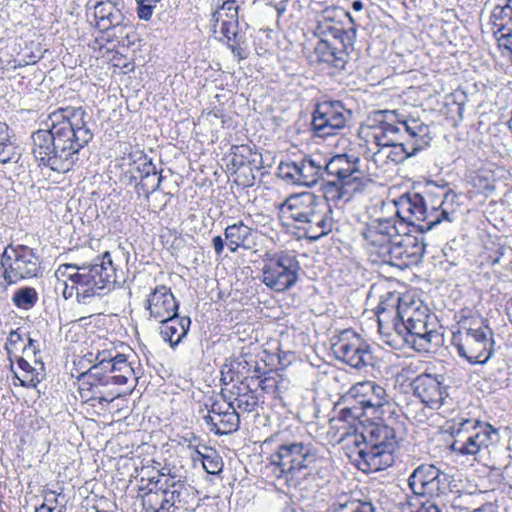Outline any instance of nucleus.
<instances>
[{
  "instance_id": "5701e85b",
  "label": "nucleus",
  "mask_w": 512,
  "mask_h": 512,
  "mask_svg": "<svg viewBox=\"0 0 512 512\" xmlns=\"http://www.w3.org/2000/svg\"><path fill=\"white\" fill-rule=\"evenodd\" d=\"M377 117L379 125L374 139L378 146L396 143L404 138L403 128L407 119L400 118L396 111L390 110L377 112Z\"/></svg>"
},
{
  "instance_id": "9b49d317",
  "label": "nucleus",
  "mask_w": 512,
  "mask_h": 512,
  "mask_svg": "<svg viewBox=\"0 0 512 512\" xmlns=\"http://www.w3.org/2000/svg\"><path fill=\"white\" fill-rule=\"evenodd\" d=\"M1 266L4 269L3 278L8 285L41 274L39 256L26 245H8L1 255Z\"/></svg>"
},
{
  "instance_id": "6e6d98bb",
  "label": "nucleus",
  "mask_w": 512,
  "mask_h": 512,
  "mask_svg": "<svg viewBox=\"0 0 512 512\" xmlns=\"http://www.w3.org/2000/svg\"><path fill=\"white\" fill-rule=\"evenodd\" d=\"M283 384H284V380L276 382L274 379H271V378H264V379H261L259 382L260 388L265 391H267L273 387L277 391H279L283 387Z\"/></svg>"
},
{
  "instance_id": "2eb2a0df",
  "label": "nucleus",
  "mask_w": 512,
  "mask_h": 512,
  "mask_svg": "<svg viewBox=\"0 0 512 512\" xmlns=\"http://www.w3.org/2000/svg\"><path fill=\"white\" fill-rule=\"evenodd\" d=\"M331 350L336 359L353 368L362 369L374 365L370 345L352 330L342 331Z\"/></svg>"
},
{
  "instance_id": "58836bf2",
  "label": "nucleus",
  "mask_w": 512,
  "mask_h": 512,
  "mask_svg": "<svg viewBox=\"0 0 512 512\" xmlns=\"http://www.w3.org/2000/svg\"><path fill=\"white\" fill-rule=\"evenodd\" d=\"M240 417L236 409L229 410L208 425L216 434L224 435L235 432L239 428Z\"/></svg>"
},
{
  "instance_id": "20e7f679",
  "label": "nucleus",
  "mask_w": 512,
  "mask_h": 512,
  "mask_svg": "<svg viewBox=\"0 0 512 512\" xmlns=\"http://www.w3.org/2000/svg\"><path fill=\"white\" fill-rule=\"evenodd\" d=\"M325 176L334 178L322 184L324 203L328 205L347 203L364 188L365 172L360 158L354 154H337L327 159Z\"/></svg>"
},
{
  "instance_id": "f257e3e1",
  "label": "nucleus",
  "mask_w": 512,
  "mask_h": 512,
  "mask_svg": "<svg viewBox=\"0 0 512 512\" xmlns=\"http://www.w3.org/2000/svg\"><path fill=\"white\" fill-rule=\"evenodd\" d=\"M88 113L79 106L60 107L48 115L45 129L33 132V155L40 165L66 173L80 160L81 150L93 139Z\"/></svg>"
},
{
  "instance_id": "e433bc0d",
  "label": "nucleus",
  "mask_w": 512,
  "mask_h": 512,
  "mask_svg": "<svg viewBox=\"0 0 512 512\" xmlns=\"http://www.w3.org/2000/svg\"><path fill=\"white\" fill-rule=\"evenodd\" d=\"M240 6L236 0H224L222 4H217L216 9L212 12L211 22L214 29L218 26L219 22L224 21H239Z\"/></svg>"
},
{
  "instance_id": "a211bd4d",
  "label": "nucleus",
  "mask_w": 512,
  "mask_h": 512,
  "mask_svg": "<svg viewBox=\"0 0 512 512\" xmlns=\"http://www.w3.org/2000/svg\"><path fill=\"white\" fill-rule=\"evenodd\" d=\"M106 354L104 351L97 356L99 361L96 365L102 374V385H124L130 379H136L134 369L124 354L117 353L115 356L109 354L108 357Z\"/></svg>"
},
{
  "instance_id": "79ce46f5",
  "label": "nucleus",
  "mask_w": 512,
  "mask_h": 512,
  "mask_svg": "<svg viewBox=\"0 0 512 512\" xmlns=\"http://www.w3.org/2000/svg\"><path fill=\"white\" fill-rule=\"evenodd\" d=\"M328 512H375V507L371 502L344 498L334 502Z\"/></svg>"
},
{
  "instance_id": "de8ad7c7",
  "label": "nucleus",
  "mask_w": 512,
  "mask_h": 512,
  "mask_svg": "<svg viewBox=\"0 0 512 512\" xmlns=\"http://www.w3.org/2000/svg\"><path fill=\"white\" fill-rule=\"evenodd\" d=\"M19 156V153L16 152V147L10 142V139L0 143V163H16Z\"/></svg>"
},
{
  "instance_id": "393cba45",
  "label": "nucleus",
  "mask_w": 512,
  "mask_h": 512,
  "mask_svg": "<svg viewBox=\"0 0 512 512\" xmlns=\"http://www.w3.org/2000/svg\"><path fill=\"white\" fill-rule=\"evenodd\" d=\"M381 147V149L373 154L371 160L379 170V172L373 173L375 177H379L380 174H385L391 170L390 165L403 163L406 159L415 156L410 153L409 148L402 141Z\"/></svg>"
},
{
  "instance_id": "c756f323",
  "label": "nucleus",
  "mask_w": 512,
  "mask_h": 512,
  "mask_svg": "<svg viewBox=\"0 0 512 512\" xmlns=\"http://www.w3.org/2000/svg\"><path fill=\"white\" fill-rule=\"evenodd\" d=\"M353 50L354 47L346 48L327 40H319L314 48V53L319 62L327 63L337 69H344L349 54Z\"/></svg>"
},
{
  "instance_id": "4d7b16f0",
  "label": "nucleus",
  "mask_w": 512,
  "mask_h": 512,
  "mask_svg": "<svg viewBox=\"0 0 512 512\" xmlns=\"http://www.w3.org/2000/svg\"><path fill=\"white\" fill-rule=\"evenodd\" d=\"M44 503H42L39 507L35 509V512H55V504L57 502V498L54 496L53 499L45 498Z\"/></svg>"
},
{
  "instance_id": "f03ea898",
  "label": "nucleus",
  "mask_w": 512,
  "mask_h": 512,
  "mask_svg": "<svg viewBox=\"0 0 512 512\" xmlns=\"http://www.w3.org/2000/svg\"><path fill=\"white\" fill-rule=\"evenodd\" d=\"M398 447L394 428L384 422L370 423L347 443L349 457L364 472H377L392 466Z\"/></svg>"
},
{
  "instance_id": "680f3d73",
  "label": "nucleus",
  "mask_w": 512,
  "mask_h": 512,
  "mask_svg": "<svg viewBox=\"0 0 512 512\" xmlns=\"http://www.w3.org/2000/svg\"><path fill=\"white\" fill-rule=\"evenodd\" d=\"M351 7H352V9H353L354 11H357V12H358V11H361V10L363 9L364 4H363V2H362V1H360V0H355V1H353V2H352Z\"/></svg>"
},
{
  "instance_id": "09e8293b",
  "label": "nucleus",
  "mask_w": 512,
  "mask_h": 512,
  "mask_svg": "<svg viewBox=\"0 0 512 512\" xmlns=\"http://www.w3.org/2000/svg\"><path fill=\"white\" fill-rule=\"evenodd\" d=\"M255 154L252 152L251 148L247 145L236 146L234 148V159L233 163H238L239 165H244L245 161L247 162L255 161V158H252Z\"/></svg>"
},
{
  "instance_id": "9d476101",
  "label": "nucleus",
  "mask_w": 512,
  "mask_h": 512,
  "mask_svg": "<svg viewBox=\"0 0 512 512\" xmlns=\"http://www.w3.org/2000/svg\"><path fill=\"white\" fill-rule=\"evenodd\" d=\"M262 262V283L266 287L284 292L297 283L301 267L294 252H269L264 255Z\"/></svg>"
},
{
  "instance_id": "72a5a7b5",
  "label": "nucleus",
  "mask_w": 512,
  "mask_h": 512,
  "mask_svg": "<svg viewBox=\"0 0 512 512\" xmlns=\"http://www.w3.org/2000/svg\"><path fill=\"white\" fill-rule=\"evenodd\" d=\"M147 492L142 495V505L146 511L151 512H170L169 500H167L163 489L160 488V481L149 480Z\"/></svg>"
},
{
  "instance_id": "0eeeda50",
  "label": "nucleus",
  "mask_w": 512,
  "mask_h": 512,
  "mask_svg": "<svg viewBox=\"0 0 512 512\" xmlns=\"http://www.w3.org/2000/svg\"><path fill=\"white\" fill-rule=\"evenodd\" d=\"M349 395L353 402L340 412L346 421L360 419L363 416L382 419L392 406L385 388L371 381L357 383L350 389Z\"/></svg>"
},
{
  "instance_id": "39448f33",
  "label": "nucleus",
  "mask_w": 512,
  "mask_h": 512,
  "mask_svg": "<svg viewBox=\"0 0 512 512\" xmlns=\"http://www.w3.org/2000/svg\"><path fill=\"white\" fill-rule=\"evenodd\" d=\"M395 204L397 221L403 230L406 225H410L423 234L443 222L451 223L456 218L454 211L443 207V200L438 206L433 205L428 209L424 197L419 193H406Z\"/></svg>"
},
{
  "instance_id": "e2e57ef3",
  "label": "nucleus",
  "mask_w": 512,
  "mask_h": 512,
  "mask_svg": "<svg viewBox=\"0 0 512 512\" xmlns=\"http://www.w3.org/2000/svg\"><path fill=\"white\" fill-rule=\"evenodd\" d=\"M276 10L279 16H281L286 11V2H281L276 6Z\"/></svg>"
},
{
  "instance_id": "603ef678",
  "label": "nucleus",
  "mask_w": 512,
  "mask_h": 512,
  "mask_svg": "<svg viewBox=\"0 0 512 512\" xmlns=\"http://www.w3.org/2000/svg\"><path fill=\"white\" fill-rule=\"evenodd\" d=\"M80 267L81 265L77 264H62L57 269L56 274H61L62 276L67 277L74 285H76V281L73 279L72 275H76L77 273H80Z\"/></svg>"
},
{
  "instance_id": "4c0bfd02",
  "label": "nucleus",
  "mask_w": 512,
  "mask_h": 512,
  "mask_svg": "<svg viewBox=\"0 0 512 512\" xmlns=\"http://www.w3.org/2000/svg\"><path fill=\"white\" fill-rule=\"evenodd\" d=\"M129 164L132 167V172H137L138 176L132 175V179L136 180L142 176L149 175V173L157 170L156 165L152 162V159L148 157L143 151L136 150L129 154Z\"/></svg>"
},
{
  "instance_id": "cd10ccee",
  "label": "nucleus",
  "mask_w": 512,
  "mask_h": 512,
  "mask_svg": "<svg viewBox=\"0 0 512 512\" xmlns=\"http://www.w3.org/2000/svg\"><path fill=\"white\" fill-rule=\"evenodd\" d=\"M36 341L32 338H28V344L24 346L23 353L26 357L33 356V365L30 361L25 358H20L17 361L18 367L26 372V376L28 379L26 382H23V385L29 387H36L45 377V366L41 359L37 358V354L40 352L39 348L36 346Z\"/></svg>"
},
{
  "instance_id": "aec40b11",
  "label": "nucleus",
  "mask_w": 512,
  "mask_h": 512,
  "mask_svg": "<svg viewBox=\"0 0 512 512\" xmlns=\"http://www.w3.org/2000/svg\"><path fill=\"white\" fill-rule=\"evenodd\" d=\"M334 224L335 221L331 206L321 201L319 205L307 215L303 223H299L295 228L302 231L305 238L317 241L327 236L333 230Z\"/></svg>"
},
{
  "instance_id": "a878e982",
  "label": "nucleus",
  "mask_w": 512,
  "mask_h": 512,
  "mask_svg": "<svg viewBox=\"0 0 512 512\" xmlns=\"http://www.w3.org/2000/svg\"><path fill=\"white\" fill-rule=\"evenodd\" d=\"M160 481V488L163 489L167 500H169V508L176 509L187 508L190 503L192 487L186 483L185 480L177 478L175 475L164 473L158 477Z\"/></svg>"
},
{
  "instance_id": "49530a36",
  "label": "nucleus",
  "mask_w": 512,
  "mask_h": 512,
  "mask_svg": "<svg viewBox=\"0 0 512 512\" xmlns=\"http://www.w3.org/2000/svg\"><path fill=\"white\" fill-rule=\"evenodd\" d=\"M233 402L226 401H214L210 408L208 409V415L204 417L206 424L213 422L215 419L219 418L221 415L225 414L229 410H234Z\"/></svg>"
},
{
  "instance_id": "6e6552de",
  "label": "nucleus",
  "mask_w": 512,
  "mask_h": 512,
  "mask_svg": "<svg viewBox=\"0 0 512 512\" xmlns=\"http://www.w3.org/2000/svg\"><path fill=\"white\" fill-rule=\"evenodd\" d=\"M396 302V315L400 320L399 324H395L396 330L399 334L406 331L413 337L415 345L427 349L437 337L435 317L429 314L427 307L416 302H408L400 297Z\"/></svg>"
},
{
  "instance_id": "5fc2aeb1",
  "label": "nucleus",
  "mask_w": 512,
  "mask_h": 512,
  "mask_svg": "<svg viewBox=\"0 0 512 512\" xmlns=\"http://www.w3.org/2000/svg\"><path fill=\"white\" fill-rule=\"evenodd\" d=\"M23 341V336L19 333L18 330H12L9 333V336L7 338L5 347L8 352H10L12 349H17V345Z\"/></svg>"
},
{
  "instance_id": "69168bd1",
  "label": "nucleus",
  "mask_w": 512,
  "mask_h": 512,
  "mask_svg": "<svg viewBox=\"0 0 512 512\" xmlns=\"http://www.w3.org/2000/svg\"><path fill=\"white\" fill-rule=\"evenodd\" d=\"M345 15L349 18L351 23H354V20H353L352 16L350 15V13L345 12Z\"/></svg>"
},
{
  "instance_id": "3c124183",
  "label": "nucleus",
  "mask_w": 512,
  "mask_h": 512,
  "mask_svg": "<svg viewBox=\"0 0 512 512\" xmlns=\"http://www.w3.org/2000/svg\"><path fill=\"white\" fill-rule=\"evenodd\" d=\"M402 512H441V510L435 503L427 501L417 507H413L411 503H408L402 508Z\"/></svg>"
},
{
  "instance_id": "1a4fd4ad",
  "label": "nucleus",
  "mask_w": 512,
  "mask_h": 512,
  "mask_svg": "<svg viewBox=\"0 0 512 512\" xmlns=\"http://www.w3.org/2000/svg\"><path fill=\"white\" fill-rule=\"evenodd\" d=\"M452 429L451 450L465 456H476L497 440L498 431L489 423L477 419H460Z\"/></svg>"
},
{
  "instance_id": "dca6fc26",
  "label": "nucleus",
  "mask_w": 512,
  "mask_h": 512,
  "mask_svg": "<svg viewBox=\"0 0 512 512\" xmlns=\"http://www.w3.org/2000/svg\"><path fill=\"white\" fill-rule=\"evenodd\" d=\"M450 476L433 464H421L408 478V485L417 496L435 498L445 494Z\"/></svg>"
},
{
  "instance_id": "37998d69",
  "label": "nucleus",
  "mask_w": 512,
  "mask_h": 512,
  "mask_svg": "<svg viewBox=\"0 0 512 512\" xmlns=\"http://www.w3.org/2000/svg\"><path fill=\"white\" fill-rule=\"evenodd\" d=\"M204 448L208 451V453L203 454L198 450L196 451L199 459L202 462L204 470L212 475L221 473L224 466L221 456L217 453L216 450L212 448H208L206 446H204Z\"/></svg>"
},
{
  "instance_id": "2f4dec72",
  "label": "nucleus",
  "mask_w": 512,
  "mask_h": 512,
  "mask_svg": "<svg viewBox=\"0 0 512 512\" xmlns=\"http://www.w3.org/2000/svg\"><path fill=\"white\" fill-rule=\"evenodd\" d=\"M160 335L164 341L169 342L171 348H175L187 336L191 325V319L188 316L179 317L178 314L160 321Z\"/></svg>"
},
{
  "instance_id": "473e14b6",
  "label": "nucleus",
  "mask_w": 512,
  "mask_h": 512,
  "mask_svg": "<svg viewBox=\"0 0 512 512\" xmlns=\"http://www.w3.org/2000/svg\"><path fill=\"white\" fill-rule=\"evenodd\" d=\"M124 18L121 8L109 6L105 4L104 0H99L94 5L96 27L101 32H106L111 28L122 25Z\"/></svg>"
},
{
  "instance_id": "ea45409f",
  "label": "nucleus",
  "mask_w": 512,
  "mask_h": 512,
  "mask_svg": "<svg viewBox=\"0 0 512 512\" xmlns=\"http://www.w3.org/2000/svg\"><path fill=\"white\" fill-rule=\"evenodd\" d=\"M38 299V292L35 288L30 286L18 288L11 298L12 303L18 309L25 311L31 310L36 305Z\"/></svg>"
},
{
  "instance_id": "a18cd8bd",
  "label": "nucleus",
  "mask_w": 512,
  "mask_h": 512,
  "mask_svg": "<svg viewBox=\"0 0 512 512\" xmlns=\"http://www.w3.org/2000/svg\"><path fill=\"white\" fill-rule=\"evenodd\" d=\"M140 182L137 185L138 193H143L146 197H148L151 193L157 191L162 182V175L158 170H155L149 175L142 176Z\"/></svg>"
},
{
  "instance_id": "423d86ee",
  "label": "nucleus",
  "mask_w": 512,
  "mask_h": 512,
  "mask_svg": "<svg viewBox=\"0 0 512 512\" xmlns=\"http://www.w3.org/2000/svg\"><path fill=\"white\" fill-rule=\"evenodd\" d=\"M72 277L76 281L77 301L81 304H89L93 297L99 296L101 291L116 282V269L111 254L106 251L91 263L82 264L80 273Z\"/></svg>"
},
{
  "instance_id": "052dcab7",
  "label": "nucleus",
  "mask_w": 512,
  "mask_h": 512,
  "mask_svg": "<svg viewBox=\"0 0 512 512\" xmlns=\"http://www.w3.org/2000/svg\"><path fill=\"white\" fill-rule=\"evenodd\" d=\"M105 4L114 6L115 8H123V0H104Z\"/></svg>"
},
{
  "instance_id": "c9c22d12",
  "label": "nucleus",
  "mask_w": 512,
  "mask_h": 512,
  "mask_svg": "<svg viewBox=\"0 0 512 512\" xmlns=\"http://www.w3.org/2000/svg\"><path fill=\"white\" fill-rule=\"evenodd\" d=\"M399 250H401V247H399L398 240L392 239V241H389L379 250L374 252L370 259L374 263L388 264L399 268V256L401 254Z\"/></svg>"
},
{
  "instance_id": "a19ab883",
  "label": "nucleus",
  "mask_w": 512,
  "mask_h": 512,
  "mask_svg": "<svg viewBox=\"0 0 512 512\" xmlns=\"http://www.w3.org/2000/svg\"><path fill=\"white\" fill-rule=\"evenodd\" d=\"M231 393L236 396L234 401L236 402L238 409L245 412H251L257 406L258 398L248 385L244 387L233 386Z\"/></svg>"
},
{
  "instance_id": "c03bdc74",
  "label": "nucleus",
  "mask_w": 512,
  "mask_h": 512,
  "mask_svg": "<svg viewBox=\"0 0 512 512\" xmlns=\"http://www.w3.org/2000/svg\"><path fill=\"white\" fill-rule=\"evenodd\" d=\"M228 48L232 54L240 61L246 59L248 56L247 41L244 33H241L239 29L230 35L226 40Z\"/></svg>"
},
{
  "instance_id": "4468645a",
  "label": "nucleus",
  "mask_w": 512,
  "mask_h": 512,
  "mask_svg": "<svg viewBox=\"0 0 512 512\" xmlns=\"http://www.w3.org/2000/svg\"><path fill=\"white\" fill-rule=\"evenodd\" d=\"M326 161L313 156H305L299 161L280 162L277 175L286 183L297 186L314 187L320 180L325 181Z\"/></svg>"
},
{
  "instance_id": "bb28decb",
  "label": "nucleus",
  "mask_w": 512,
  "mask_h": 512,
  "mask_svg": "<svg viewBox=\"0 0 512 512\" xmlns=\"http://www.w3.org/2000/svg\"><path fill=\"white\" fill-rule=\"evenodd\" d=\"M319 40L339 44L342 47L353 48L356 38V29L354 27L345 30L340 23H334L329 17L324 16L314 31Z\"/></svg>"
},
{
  "instance_id": "412c9836",
  "label": "nucleus",
  "mask_w": 512,
  "mask_h": 512,
  "mask_svg": "<svg viewBox=\"0 0 512 512\" xmlns=\"http://www.w3.org/2000/svg\"><path fill=\"white\" fill-rule=\"evenodd\" d=\"M145 307L150 317L160 322L177 314L178 302L169 287L160 285L148 295Z\"/></svg>"
},
{
  "instance_id": "8fccbe9b",
  "label": "nucleus",
  "mask_w": 512,
  "mask_h": 512,
  "mask_svg": "<svg viewBox=\"0 0 512 512\" xmlns=\"http://www.w3.org/2000/svg\"><path fill=\"white\" fill-rule=\"evenodd\" d=\"M137 15L141 20L148 21L153 15L155 6L149 0H135Z\"/></svg>"
},
{
  "instance_id": "0e129e2a",
  "label": "nucleus",
  "mask_w": 512,
  "mask_h": 512,
  "mask_svg": "<svg viewBox=\"0 0 512 512\" xmlns=\"http://www.w3.org/2000/svg\"><path fill=\"white\" fill-rule=\"evenodd\" d=\"M73 289H74V286L71 287L70 291H68L67 286L65 287V289L63 291V296H64L65 299H68V298L72 297ZM75 289H76V286H75Z\"/></svg>"
},
{
  "instance_id": "f8f14e48",
  "label": "nucleus",
  "mask_w": 512,
  "mask_h": 512,
  "mask_svg": "<svg viewBox=\"0 0 512 512\" xmlns=\"http://www.w3.org/2000/svg\"><path fill=\"white\" fill-rule=\"evenodd\" d=\"M493 332L486 325L466 329L459 335H454L453 344L460 357L471 364H484L493 354Z\"/></svg>"
},
{
  "instance_id": "13d9d810",
  "label": "nucleus",
  "mask_w": 512,
  "mask_h": 512,
  "mask_svg": "<svg viewBox=\"0 0 512 512\" xmlns=\"http://www.w3.org/2000/svg\"><path fill=\"white\" fill-rule=\"evenodd\" d=\"M212 245L214 251L218 257L222 256L225 246V239H223L220 235L213 237Z\"/></svg>"
},
{
  "instance_id": "774afa93",
  "label": "nucleus",
  "mask_w": 512,
  "mask_h": 512,
  "mask_svg": "<svg viewBox=\"0 0 512 512\" xmlns=\"http://www.w3.org/2000/svg\"><path fill=\"white\" fill-rule=\"evenodd\" d=\"M161 0H149L150 3H152L154 6L156 5V3L160 2Z\"/></svg>"
},
{
  "instance_id": "bf43d9fd",
  "label": "nucleus",
  "mask_w": 512,
  "mask_h": 512,
  "mask_svg": "<svg viewBox=\"0 0 512 512\" xmlns=\"http://www.w3.org/2000/svg\"><path fill=\"white\" fill-rule=\"evenodd\" d=\"M10 139L9 127L6 123L0 122V143Z\"/></svg>"
},
{
  "instance_id": "c85d7f7f",
  "label": "nucleus",
  "mask_w": 512,
  "mask_h": 512,
  "mask_svg": "<svg viewBox=\"0 0 512 512\" xmlns=\"http://www.w3.org/2000/svg\"><path fill=\"white\" fill-rule=\"evenodd\" d=\"M403 130L404 138L401 141L409 148L410 153L417 155L430 145V129L419 119H407Z\"/></svg>"
},
{
  "instance_id": "f3484780",
  "label": "nucleus",
  "mask_w": 512,
  "mask_h": 512,
  "mask_svg": "<svg viewBox=\"0 0 512 512\" xmlns=\"http://www.w3.org/2000/svg\"><path fill=\"white\" fill-rule=\"evenodd\" d=\"M413 394L430 409H439L448 397L450 380L445 374L424 372L411 382Z\"/></svg>"
},
{
  "instance_id": "338daca9",
  "label": "nucleus",
  "mask_w": 512,
  "mask_h": 512,
  "mask_svg": "<svg viewBox=\"0 0 512 512\" xmlns=\"http://www.w3.org/2000/svg\"><path fill=\"white\" fill-rule=\"evenodd\" d=\"M508 126H509V129L512 131V117L508 121Z\"/></svg>"
},
{
  "instance_id": "7ed1b4c3",
  "label": "nucleus",
  "mask_w": 512,
  "mask_h": 512,
  "mask_svg": "<svg viewBox=\"0 0 512 512\" xmlns=\"http://www.w3.org/2000/svg\"><path fill=\"white\" fill-rule=\"evenodd\" d=\"M318 460L317 449L311 443L285 442L270 456V467L277 479L288 487L308 492L313 487L311 467Z\"/></svg>"
},
{
  "instance_id": "7c9ffc66",
  "label": "nucleus",
  "mask_w": 512,
  "mask_h": 512,
  "mask_svg": "<svg viewBox=\"0 0 512 512\" xmlns=\"http://www.w3.org/2000/svg\"><path fill=\"white\" fill-rule=\"evenodd\" d=\"M224 236L231 253H235L239 248L249 250L255 245V231L243 221L228 225L224 230Z\"/></svg>"
},
{
  "instance_id": "f704fd0d",
  "label": "nucleus",
  "mask_w": 512,
  "mask_h": 512,
  "mask_svg": "<svg viewBox=\"0 0 512 512\" xmlns=\"http://www.w3.org/2000/svg\"><path fill=\"white\" fill-rule=\"evenodd\" d=\"M102 385V374L99 372L97 365L92 366L88 371L81 373L78 377V388L82 395L84 392H90V398L98 399L99 403L111 402L114 397L108 398L104 396H97L101 391L99 387Z\"/></svg>"
},
{
  "instance_id": "6ab92c4d",
  "label": "nucleus",
  "mask_w": 512,
  "mask_h": 512,
  "mask_svg": "<svg viewBox=\"0 0 512 512\" xmlns=\"http://www.w3.org/2000/svg\"><path fill=\"white\" fill-rule=\"evenodd\" d=\"M402 230L395 218H377L368 222L361 231V235L366 242L369 256L371 257L374 252L396 238Z\"/></svg>"
},
{
  "instance_id": "b1692460",
  "label": "nucleus",
  "mask_w": 512,
  "mask_h": 512,
  "mask_svg": "<svg viewBox=\"0 0 512 512\" xmlns=\"http://www.w3.org/2000/svg\"><path fill=\"white\" fill-rule=\"evenodd\" d=\"M394 239L398 240L399 247H401L399 269L403 270L418 265L422 261L426 248L422 234L416 236L402 230Z\"/></svg>"
},
{
  "instance_id": "4be33fe9",
  "label": "nucleus",
  "mask_w": 512,
  "mask_h": 512,
  "mask_svg": "<svg viewBox=\"0 0 512 512\" xmlns=\"http://www.w3.org/2000/svg\"><path fill=\"white\" fill-rule=\"evenodd\" d=\"M322 200L310 192L294 194L288 197L280 207L281 218L293 222L296 227Z\"/></svg>"
},
{
  "instance_id": "ddd939ff",
  "label": "nucleus",
  "mask_w": 512,
  "mask_h": 512,
  "mask_svg": "<svg viewBox=\"0 0 512 512\" xmlns=\"http://www.w3.org/2000/svg\"><path fill=\"white\" fill-rule=\"evenodd\" d=\"M352 118V111L341 101L327 100L317 103L312 113V130L317 137H329L339 133Z\"/></svg>"
},
{
  "instance_id": "864d4df0",
  "label": "nucleus",
  "mask_w": 512,
  "mask_h": 512,
  "mask_svg": "<svg viewBox=\"0 0 512 512\" xmlns=\"http://www.w3.org/2000/svg\"><path fill=\"white\" fill-rule=\"evenodd\" d=\"M220 33L226 40L230 35L239 29V21H220Z\"/></svg>"
}]
</instances>
